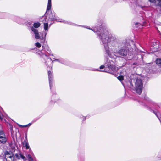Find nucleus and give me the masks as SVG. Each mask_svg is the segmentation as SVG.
Segmentation results:
<instances>
[{
	"mask_svg": "<svg viewBox=\"0 0 161 161\" xmlns=\"http://www.w3.org/2000/svg\"><path fill=\"white\" fill-rule=\"evenodd\" d=\"M51 7V0H48L47 11L50 10Z\"/></svg>",
	"mask_w": 161,
	"mask_h": 161,
	"instance_id": "nucleus-13",
	"label": "nucleus"
},
{
	"mask_svg": "<svg viewBox=\"0 0 161 161\" xmlns=\"http://www.w3.org/2000/svg\"><path fill=\"white\" fill-rule=\"evenodd\" d=\"M140 25V24H139V23H136V25Z\"/></svg>",
	"mask_w": 161,
	"mask_h": 161,
	"instance_id": "nucleus-28",
	"label": "nucleus"
},
{
	"mask_svg": "<svg viewBox=\"0 0 161 161\" xmlns=\"http://www.w3.org/2000/svg\"><path fill=\"white\" fill-rule=\"evenodd\" d=\"M0 119L2 120L3 119V118L0 112Z\"/></svg>",
	"mask_w": 161,
	"mask_h": 161,
	"instance_id": "nucleus-22",
	"label": "nucleus"
},
{
	"mask_svg": "<svg viewBox=\"0 0 161 161\" xmlns=\"http://www.w3.org/2000/svg\"><path fill=\"white\" fill-rule=\"evenodd\" d=\"M48 20L51 21L56 20V17L55 15H53L51 14L49 16V19Z\"/></svg>",
	"mask_w": 161,
	"mask_h": 161,
	"instance_id": "nucleus-10",
	"label": "nucleus"
},
{
	"mask_svg": "<svg viewBox=\"0 0 161 161\" xmlns=\"http://www.w3.org/2000/svg\"><path fill=\"white\" fill-rule=\"evenodd\" d=\"M115 70V69L114 65L108 64L106 66L105 69L103 71L112 74Z\"/></svg>",
	"mask_w": 161,
	"mask_h": 161,
	"instance_id": "nucleus-4",
	"label": "nucleus"
},
{
	"mask_svg": "<svg viewBox=\"0 0 161 161\" xmlns=\"http://www.w3.org/2000/svg\"><path fill=\"white\" fill-rule=\"evenodd\" d=\"M137 63H134L133 64V65H136V64Z\"/></svg>",
	"mask_w": 161,
	"mask_h": 161,
	"instance_id": "nucleus-29",
	"label": "nucleus"
},
{
	"mask_svg": "<svg viewBox=\"0 0 161 161\" xmlns=\"http://www.w3.org/2000/svg\"><path fill=\"white\" fill-rule=\"evenodd\" d=\"M31 125V123H29V124L28 125H27V126L29 125V126H30V125Z\"/></svg>",
	"mask_w": 161,
	"mask_h": 161,
	"instance_id": "nucleus-30",
	"label": "nucleus"
},
{
	"mask_svg": "<svg viewBox=\"0 0 161 161\" xmlns=\"http://www.w3.org/2000/svg\"><path fill=\"white\" fill-rule=\"evenodd\" d=\"M35 45L38 48L40 47H41V44L38 42L36 43L35 44Z\"/></svg>",
	"mask_w": 161,
	"mask_h": 161,
	"instance_id": "nucleus-20",
	"label": "nucleus"
},
{
	"mask_svg": "<svg viewBox=\"0 0 161 161\" xmlns=\"http://www.w3.org/2000/svg\"><path fill=\"white\" fill-rule=\"evenodd\" d=\"M20 154H16L15 155V156L16 158L17 159H20Z\"/></svg>",
	"mask_w": 161,
	"mask_h": 161,
	"instance_id": "nucleus-19",
	"label": "nucleus"
},
{
	"mask_svg": "<svg viewBox=\"0 0 161 161\" xmlns=\"http://www.w3.org/2000/svg\"><path fill=\"white\" fill-rule=\"evenodd\" d=\"M31 29L35 34V38L36 39H39L40 37L38 31L33 27H31Z\"/></svg>",
	"mask_w": 161,
	"mask_h": 161,
	"instance_id": "nucleus-7",
	"label": "nucleus"
},
{
	"mask_svg": "<svg viewBox=\"0 0 161 161\" xmlns=\"http://www.w3.org/2000/svg\"><path fill=\"white\" fill-rule=\"evenodd\" d=\"M20 158H21L22 159H23L24 160H26L25 157L22 155L21 154H20Z\"/></svg>",
	"mask_w": 161,
	"mask_h": 161,
	"instance_id": "nucleus-21",
	"label": "nucleus"
},
{
	"mask_svg": "<svg viewBox=\"0 0 161 161\" xmlns=\"http://www.w3.org/2000/svg\"><path fill=\"white\" fill-rule=\"evenodd\" d=\"M7 140L6 137L0 138V142L3 144L6 143Z\"/></svg>",
	"mask_w": 161,
	"mask_h": 161,
	"instance_id": "nucleus-12",
	"label": "nucleus"
},
{
	"mask_svg": "<svg viewBox=\"0 0 161 161\" xmlns=\"http://www.w3.org/2000/svg\"><path fill=\"white\" fill-rule=\"evenodd\" d=\"M19 125V127H26L27 126V125Z\"/></svg>",
	"mask_w": 161,
	"mask_h": 161,
	"instance_id": "nucleus-23",
	"label": "nucleus"
},
{
	"mask_svg": "<svg viewBox=\"0 0 161 161\" xmlns=\"http://www.w3.org/2000/svg\"><path fill=\"white\" fill-rule=\"evenodd\" d=\"M41 24L38 22H36L34 23L33 26L34 28H38L40 26Z\"/></svg>",
	"mask_w": 161,
	"mask_h": 161,
	"instance_id": "nucleus-14",
	"label": "nucleus"
},
{
	"mask_svg": "<svg viewBox=\"0 0 161 161\" xmlns=\"http://www.w3.org/2000/svg\"><path fill=\"white\" fill-rule=\"evenodd\" d=\"M88 29V28L86 27ZM92 30L94 32H97L99 34V38L103 43L106 53L111 58H114V55L119 56H125L127 54V51L125 49H121L117 51L116 49L118 44L116 41L115 38L109 35H108V33L106 30L103 28L100 29V31L89 28Z\"/></svg>",
	"mask_w": 161,
	"mask_h": 161,
	"instance_id": "nucleus-1",
	"label": "nucleus"
},
{
	"mask_svg": "<svg viewBox=\"0 0 161 161\" xmlns=\"http://www.w3.org/2000/svg\"><path fill=\"white\" fill-rule=\"evenodd\" d=\"M14 156L11 152L6 151L5 153V158L6 161H14Z\"/></svg>",
	"mask_w": 161,
	"mask_h": 161,
	"instance_id": "nucleus-3",
	"label": "nucleus"
},
{
	"mask_svg": "<svg viewBox=\"0 0 161 161\" xmlns=\"http://www.w3.org/2000/svg\"><path fill=\"white\" fill-rule=\"evenodd\" d=\"M49 20H48V21L46 23H44V30H45V31H45V37H46V36L47 35V31L48 30V23L49 22Z\"/></svg>",
	"mask_w": 161,
	"mask_h": 161,
	"instance_id": "nucleus-8",
	"label": "nucleus"
},
{
	"mask_svg": "<svg viewBox=\"0 0 161 161\" xmlns=\"http://www.w3.org/2000/svg\"><path fill=\"white\" fill-rule=\"evenodd\" d=\"M118 79L120 81L124 79V77L123 76H119L117 77Z\"/></svg>",
	"mask_w": 161,
	"mask_h": 161,
	"instance_id": "nucleus-18",
	"label": "nucleus"
},
{
	"mask_svg": "<svg viewBox=\"0 0 161 161\" xmlns=\"http://www.w3.org/2000/svg\"><path fill=\"white\" fill-rule=\"evenodd\" d=\"M27 158L29 159V161H32L33 159H32L31 156V155L30 154H28L27 155Z\"/></svg>",
	"mask_w": 161,
	"mask_h": 161,
	"instance_id": "nucleus-16",
	"label": "nucleus"
},
{
	"mask_svg": "<svg viewBox=\"0 0 161 161\" xmlns=\"http://www.w3.org/2000/svg\"><path fill=\"white\" fill-rule=\"evenodd\" d=\"M58 61V62H60V60H59V59H55V60H54V61H52V62H53V61Z\"/></svg>",
	"mask_w": 161,
	"mask_h": 161,
	"instance_id": "nucleus-26",
	"label": "nucleus"
},
{
	"mask_svg": "<svg viewBox=\"0 0 161 161\" xmlns=\"http://www.w3.org/2000/svg\"><path fill=\"white\" fill-rule=\"evenodd\" d=\"M151 2H154L156 5L161 7V0H149Z\"/></svg>",
	"mask_w": 161,
	"mask_h": 161,
	"instance_id": "nucleus-9",
	"label": "nucleus"
},
{
	"mask_svg": "<svg viewBox=\"0 0 161 161\" xmlns=\"http://www.w3.org/2000/svg\"><path fill=\"white\" fill-rule=\"evenodd\" d=\"M48 80L50 84V87L51 88L52 86V82L53 81V77L52 74L50 71H48Z\"/></svg>",
	"mask_w": 161,
	"mask_h": 161,
	"instance_id": "nucleus-6",
	"label": "nucleus"
},
{
	"mask_svg": "<svg viewBox=\"0 0 161 161\" xmlns=\"http://www.w3.org/2000/svg\"><path fill=\"white\" fill-rule=\"evenodd\" d=\"M115 70V69L114 65L108 64L106 66L105 69L103 71L112 74Z\"/></svg>",
	"mask_w": 161,
	"mask_h": 161,
	"instance_id": "nucleus-5",
	"label": "nucleus"
},
{
	"mask_svg": "<svg viewBox=\"0 0 161 161\" xmlns=\"http://www.w3.org/2000/svg\"><path fill=\"white\" fill-rule=\"evenodd\" d=\"M6 137V135L5 134L4 132L2 130L0 131V138L4 137Z\"/></svg>",
	"mask_w": 161,
	"mask_h": 161,
	"instance_id": "nucleus-15",
	"label": "nucleus"
},
{
	"mask_svg": "<svg viewBox=\"0 0 161 161\" xmlns=\"http://www.w3.org/2000/svg\"><path fill=\"white\" fill-rule=\"evenodd\" d=\"M154 113L155 114V115H156V116H157V117L158 118L159 120H160L158 118V114L157 113Z\"/></svg>",
	"mask_w": 161,
	"mask_h": 161,
	"instance_id": "nucleus-27",
	"label": "nucleus"
},
{
	"mask_svg": "<svg viewBox=\"0 0 161 161\" xmlns=\"http://www.w3.org/2000/svg\"><path fill=\"white\" fill-rule=\"evenodd\" d=\"M135 83L134 90L136 93L140 94L142 92L143 87V83L140 77H136L134 80Z\"/></svg>",
	"mask_w": 161,
	"mask_h": 161,
	"instance_id": "nucleus-2",
	"label": "nucleus"
},
{
	"mask_svg": "<svg viewBox=\"0 0 161 161\" xmlns=\"http://www.w3.org/2000/svg\"><path fill=\"white\" fill-rule=\"evenodd\" d=\"M158 28L159 29H158V28L157 30L159 32H160V31H159V30H160V29H161V26H159Z\"/></svg>",
	"mask_w": 161,
	"mask_h": 161,
	"instance_id": "nucleus-25",
	"label": "nucleus"
},
{
	"mask_svg": "<svg viewBox=\"0 0 161 161\" xmlns=\"http://www.w3.org/2000/svg\"><path fill=\"white\" fill-rule=\"evenodd\" d=\"M156 63L157 64H161V59H157L156 61Z\"/></svg>",
	"mask_w": 161,
	"mask_h": 161,
	"instance_id": "nucleus-17",
	"label": "nucleus"
},
{
	"mask_svg": "<svg viewBox=\"0 0 161 161\" xmlns=\"http://www.w3.org/2000/svg\"><path fill=\"white\" fill-rule=\"evenodd\" d=\"M23 146L25 147L26 149H29L30 148V146L28 144V142L27 141H24L23 143Z\"/></svg>",
	"mask_w": 161,
	"mask_h": 161,
	"instance_id": "nucleus-11",
	"label": "nucleus"
},
{
	"mask_svg": "<svg viewBox=\"0 0 161 161\" xmlns=\"http://www.w3.org/2000/svg\"><path fill=\"white\" fill-rule=\"evenodd\" d=\"M105 66L104 65H102L100 67V69H103V68H104Z\"/></svg>",
	"mask_w": 161,
	"mask_h": 161,
	"instance_id": "nucleus-24",
	"label": "nucleus"
}]
</instances>
